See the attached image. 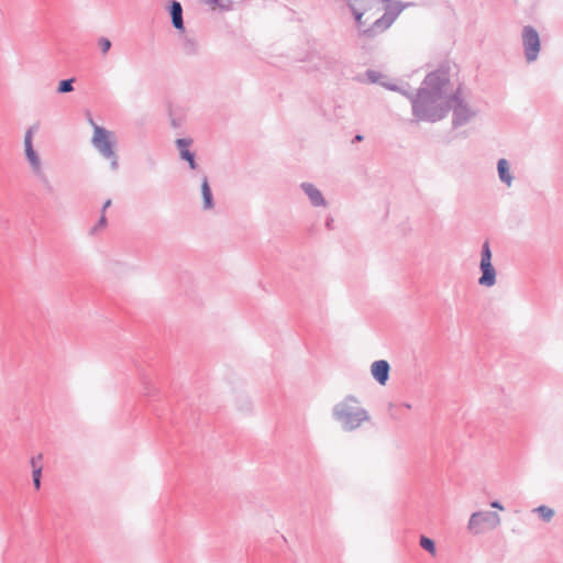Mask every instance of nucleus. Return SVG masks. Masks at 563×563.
<instances>
[{
  "mask_svg": "<svg viewBox=\"0 0 563 563\" xmlns=\"http://www.w3.org/2000/svg\"><path fill=\"white\" fill-rule=\"evenodd\" d=\"M451 70L449 63L440 65L424 77L415 95L408 84L398 86L389 82V90L409 98L417 121L434 123L443 120L451 111L452 129L459 130L475 121L479 109L460 86L455 87L451 80Z\"/></svg>",
  "mask_w": 563,
  "mask_h": 563,
  "instance_id": "1",
  "label": "nucleus"
},
{
  "mask_svg": "<svg viewBox=\"0 0 563 563\" xmlns=\"http://www.w3.org/2000/svg\"><path fill=\"white\" fill-rule=\"evenodd\" d=\"M332 417L345 432L355 431L371 419L368 411L361 406L360 400L353 395L345 396L333 406Z\"/></svg>",
  "mask_w": 563,
  "mask_h": 563,
  "instance_id": "2",
  "label": "nucleus"
},
{
  "mask_svg": "<svg viewBox=\"0 0 563 563\" xmlns=\"http://www.w3.org/2000/svg\"><path fill=\"white\" fill-rule=\"evenodd\" d=\"M88 121L93 128V135L91 137L92 146L103 158L110 161V167L112 170H118L119 157L114 150L117 142L113 132L98 125L91 117H89Z\"/></svg>",
  "mask_w": 563,
  "mask_h": 563,
  "instance_id": "3",
  "label": "nucleus"
},
{
  "mask_svg": "<svg viewBox=\"0 0 563 563\" xmlns=\"http://www.w3.org/2000/svg\"><path fill=\"white\" fill-rule=\"evenodd\" d=\"M382 2L385 7V12L382 16L376 18L369 27H365L367 22L372 20V16L366 15L368 10L362 9L361 1L349 2V7L354 15L357 27L368 37L383 33L387 29V0H382Z\"/></svg>",
  "mask_w": 563,
  "mask_h": 563,
  "instance_id": "4",
  "label": "nucleus"
},
{
  "mask_svg": "<svg viewBox=\"0 0 563 563\" xmlns=\"http://www.w3.org/2000/svg\"><path fill=\"white\" fill-rule=\"evenodd\" d=\"M500 522L501 519L497 512L479 510L470 516L466 529L472 536H479L496 529Z\"/></svg>",
  "mask_w": 563,
  "mask_h": 563,
  "instance_id": "5",
  "label": "nucleus"
},
{
  "mask_svg": "<svg viewBox=\"0 0 563 563\" xmlns=\"http://www.w3.org/2000/svg\"><path fill=\"white\" fill-rule=\"evenodd\" d=\"M522 48L526 62L534 63L541 51V41L538 31L531 25H525L521 31Z\"/></svg>",
  "mask_w": 563,
  "mask_h": 563,
  "instance_id": "6",
  "label": "nucleus"
},
{
  "mask_svg": "<svg viewBox=\"0 0 563 563\" xmlns=\"http://www.w3.org/2000/svg\"><path fill=\"white\" fill-rule=\"evenodd\" d=\"M479 269L482 272L478 284L484 287H493L496 284V269L492 264V251L489 242L485 241L481 251Z\"/></svg>",
  "mask_w": 563,
  "mask_h": 563,
  "instance_id": "7",
  "label": "nucleus"
},
{
  "mask_svg": "<svg viewBox=\"0 0 563 563\" xmlns=\"http://www.w3.org/2000/svg\"><path fill=\"white\" fill-rule=\"evenodd\" d=\"M38 129H40V124L35 123V124L29 126L24 133V139H23L24 155H25V159L27 162L30 169L44 163L42 157L40 156L38 152L33 146V137H34V134L38 131Z\"/></svg>",
  "mask_w": 563,
  "mask_h": 563,
  "instance_id": "8",
  "label": "nucleus"
},
{
  "mask_svg": "<svg viewBox=\"0 0 563 563\" xmlns=\"http://www.w3.org/2000/svg\"><path fill=\"white\" fill-rule=\"evenodd\" d=\"M300 189L305 192L312 207L325 208L328 206V202L323 197L321 190L318 189L312 183H301Z\"/></svg>",
  "mask_w": 563,
  "mask_h": 563,
  "instance_id": "9",
  "label": "nucleus"
},
{
  "mask_svg": "<svg viewBox=\"0 0 563 563\" xmlns=\"http://www.w3.org/2000/svg\"><path fill=\"white\" fill-rule=\"evenodd\" d=\"M191 144H192V139H188V137L177 139L175 141V145L179 152L180 158L183 161H186L189 164V167L191 169H196L197 168L196 154H195V152L189 150Z\"/></svg>",
  "mask_w": 563,
  "mask_h": 563,
  "instance_id": "10",
  "label": "nucleus"
},
{
  "mask_svg": "<svg viewBox=\"0 0 563 563\" xmlns=\"http://www.w3.org/2000/svg\"><path fill=\"white\" fill-rule=\"evenodd\" d=\"M168 12L172 18L173 26L180 32L185 31L184 19H183V7L179 1L172 0L168 4Z\"/></svg>",
  "mask_w": 563,
  "mask_h": 563,
  "instance_id": "11",
  "label": "nucleus"
},
{
  "mask_svg": "<svg viewBox=\"0 0 563 563\" xmlns=\"http://www.w3.org/2000/svg\"><path fill=\"white\" fill-rule=\"evenodd\" d=\"M497 173L499 180L507 187L514 184V175L510 170V163L506 158H499L497 162Z\"/></svg>",
  "mask_w": 563,
  "mask_h": 563,
  "instance_id": "12",
  "label": "nucleus"
},
{
  "mask_svg": "<svg viewBox=\"0 0 563 563\" xmlns=\"http://www.w3.org/2000/svg\"><path fill=\"white\" fill-rule=\"evenodd\" d=\"M312 68L318 71L332 70L335 65V59L331 56L312 55L310 57Z\"/></svg>",
  "mask_w": 563,
  "mask_h": 563,
  "instance_id": "13",
  "label": "nucleus"
},
{
  "mask_svg": "<svg viewBox=\"0 0 563 563\" xmlns=\"http://www.w3.org/2000/svg\"><path fill=\"white\" fill-rule=\"evenodd\" d=\"M373 377L380 384H387V360L375 361L371 366Z\"/></svg>",
  "mask_w": 563,
  "mask_h": 563,
  "instance_id": "14",
  "label": "nucleus"
},
{
  "mask_svg": "<svg viewBox=\"0 0 563 563\" xmlns=\"http://www.w3.org/2000/svg\"><path fill=\"white\" fill-rule=\"evenodd\" d=\"M201 195H202V199H203V209L205 210L212 209L214 207V200H213L212 190L209 185L207 176H203L202 181H201Z\"/></svg>",
  "mask_w": 563,
  "mask_h": 563,
  "instance_id": "15",
  "label": "nucleus"
},
{
  "mask_svg": "<svg viewBox=\"0 0 563 563\" xmlns=\"http://www.w3.org/2000/svg\"><path fill=\"white\" fill-rule=\"evenodd\" d=\"M412 4H413L412 2L389 0V26L406 8H408Z\"/></svg>",
  "mask_w": 563,
  "mask_h": 563,
  "instance_id": "16",
  "label": "nucleus"
},
{
  "mask_svg": "<svg viewBox=\"0 0 563 563\" xmlns=\"http://www.w3.org/2000/svg\"><path fill=\"white\" fill-rule=\"evenodd\" d=\"M365 77L368 82L378 84V85L387 88V81L385 80L386 77L382 73L368 69L365 73Z\"/></svg>",
  "mask_w": 563,
  "mask_h": 563,
  "instance_id": "17",
  "label": "nucleus"
},
{
  "mask_svg": "<svg viewBox=\"0 0 563 563\" xmlns=\"http://www.w3.org/2000/svg\"><path fill=\"white\" fill-rule=\"evenodd\" d=\"M198 42L194 37L185 36L183 40V52L186 55H195L198 53Z\"/></svg>",
  "mask_w": 563,
  "mask_h": 563,
  "instance_id": "18",
  "label": "nucleus"
},
{
  "mask_svg": "<svg viewBox=\"0 0 563 563\" xmlns=\"http://www.w3.org/2000/svg\"><path fill=\"white\" fill-rule=\"evenodd\" d=\"M532 511L538 514L544 522H550L554 517V510L545 505L538 506Z\"/></svg>",
  "mask_w": 563,
  "mask_h": 563,
  "instance_id": "19",
  "label": "nucleus"
},
{
  "mask_svg": "<svg viewBox=\"0 0 563 563\" xmlns=\"http://www.w3.org/2000/svg\"><path fill=\"white\" fill-rule=\"evenodd\" d=\"M74 78L60 80L57 87L58 93H68L74 90Z\"/></svg>",
  "mask_w": 563,
  "mask_h": 563,
  "instance_id": "20",
  "label": "nucleus"
},
{
  "mask_svg": "<svg viewBox=\"0 0 563 563\" xmlns=\"http://www.w3.org/2000/svg\"><path fill=\"white\" fill-rule=\"evenodd\" d=\"M420 547L428 551L430 554H435V544L434 541L431 540L430 538L422 536L420 538Z\"/></svg>",
  "mask_w": 563,
  "mask_h": 563,
  "instance_id": "21",
  "label": "nucleus"
},
{
  "mask_svg": "<svg viewBox=\"0 0 563 563\" xmlns=\"http://www.w3.org/2000/svg\"><path fill=\"white\" fill-rule=\"evenodd\" d=\"M205 4L209 5L211 9L220 8L228 9L230 7L231 0H201Z\"/></svg>",
  "mask_w": 563,
  "mask_h": 563,
  "instance_id": "22",
  "label": "nucleus"
},
{
  "mask_svg": "<svg viewBox=\"0 0 563 563\" xmlns=\"http://www.w3.org/2000/svg\"><path fill=\"white\" fill-rule=\"evenodd\" d=\"M98 46H99V48H100L101 53H102L103 55H106V54L110 51V48H111L112 44H111V41H110L109 38H107V37H100V38L98 40Z\"/></svg>",
  "mask_w": 563,
  "mask_h": 563,
  "instance_id": "23",
  "label": "nucleus"
},
{
  "mask_svg": "<svg viewBox=\"0 0 563 563\" xmlns=\"http://www.w3.org/2000/svg\"><path fill=\"white\" fill-rule=\"evenodd\" d=\"M106 225H107L106 214H101L99 221L90 229V234L91 235L97 234L98 231L106 228Z\"/></svg>",
  "mask_w": 563,
  "mask_h": 563,
  "instance_id": "24",
  "label": "nucleus"
},
{
  "mask_svg": "<svg viewBox=\"0 0 563 563\" xmlns=\"http://www.w3.org/2000/svg\"><path fill=\"white\" fill-rule=\"evenodd\" d=\"M156 393V388L151 384L150 380L145 379L143 382V394L146 396L154 395Z\"/></svg>",
  "mask_w": 563,
  "mask_h": 563,
  "instance_id": "25",
  "label": "nucleus"
},
{
  "mask_svg": "<svg viewBox=\"0 0 563 563\" xmlns=\"http://www.w3.org/2000/svg\"><path fill=\"white\" fill-rule=\"evenodd\" d=\"M30 172H31L32 176L35 178L37 176H41V175L45 174L47 170H46L45 165L43 163V164H41L38 166H35V167L31 168Z\"/></svg>",
  "mask_w": 563,
  "mask_h": 563,
  "instance_id": "26",
  "label": "nucleus"
},
{
  "mask_svg": "<svg viewBox=\"0 0 563 563\" xmlns=\"http://www.w3.org/2000/svg\"><path fill=\"white\" fill-rule=\"evenodd\" d=\"M41 187L46 195H53L55 192V187L51 179L47 183L41 185Z\"/></svg>",
  "mask_w": 563,
  "mask_h": 563,
  "instance_id": "27",
  "label": "nucleus"
},
{
  "mask_svg": "<svg viewBox=\"0 0 563 563\" xmlns=\"http://www.w3.org/2000/svg\"><path fill=\"white\" fill-rule=\"evenodd\" d=\"M41 461H42V454L33 456L31 459V466H32V468L35 470V467H42Z\"/></svg>",
  "mask_w": 563,
  "mask_h": 563,
  "instance_id": "28",
  "label": "nucleus"
},
{
  "mask_svg": "<svg viewBox=\"0 0 563 563\" xmlns=\"http://www.w3.org/2000/svg\"><path fill=\"white\" fill-rule=\"evenodd\" d=\"M40 185H43L44 183H47L51 178L47 174V172L41 176H37L34 178Z\"/></svg>",
  "mask_w": 563,
  "mask_h": 563,
  "instance_id": "29",
  "label": "nucleus"
},
{
  "mask_svg": "<svg viewBox=\"0 0 563 563\" xmlns=\"http://www.w3.org/2000/svg\"><path fill=\"white\" fill-rule=\"evenodd\" d=\"M42 478V467H35L32 471V479H41Z\"/></svg>",
  "mask_w": 563,
  "mask_h": 563,
  "instance_id": "30",
  "label": "nucleus"
},
{
  "mask_svg": "<svg viewBox=\"0 0 563 563\" xmlns=\"http://www.w3.org/2000/svg\"><path fill=\"white\" fill-rule=\"evenodd\" d=\"M333 222H334V219L331 216L327 217V219H325V228L328 230H332L333 229Z\"/></svg>",
  "mask_w": 563,
  "mask_h": 563,
  "instance_id": "31",
  "label": "nucleus"
},
{
  "mask_svg": "<svg viewBox=\"0 0 563 563\" xmlns=\"http://www.w3.org/2000/svg\"><path fill=\"white\" fill-rule=\"evenodd\" d=\"M170 123L174 128H179L180 126V121L177 120L175 117H174V113L170 112Z\"/></svg>",
  "mask_w": 563,
  "mask_h": 563,
  "instance_id": "32",
  "label": "nucleus"
},
{
  "mask_svg": "<svg viewBox=\"0 0 563 563\" xmlns=\"http://www.w3.org/2000/svg\"><path fill=\"white\" fill-rule=\"evenodd\" d=\"M111 203H112L111 199H108L104 201L102 209H101V214H104L106 210L111 206Z\"/></svg>",
  "mask_w": 563,
  "mask_h": 563,
  "instance_id": "33",
  "label": "nucleus"
},
{
  "mask_svg": "<svg viewBox=\"0 0 563 563\" xmlns=\"http://www.w3.org/2000/svg\"><path fill=\"white\" fill-rule=\"evenodd\" d=\"M490 506H492L493 508H495V509L504 510V506H503L499 501H497V500L492 501V503H490Z\"/></svg>",
  "mask_w": 563,
  "mask_h": 563,
  "instance_id": "34",
  "label": "nucleus"
},
{
  "mask_svg": "<svg viewBox=\"0 0 563 563\" xmlns=\"http://www.w3.org/2000/svg\"><path fill=\"white\" fill-rule=\"evenodd\" d=\"M33 485L36 489L41 488V479H33Z\"/></svg>",
  "mask_w": 563,
  "mask_h": 563,
  "instance_id": "35",
  "label": "nucleus"
},
{
  "mask_svg": "<svg viewBox=\"0 0 563 563\" xmlns=\"http://www.w3.org/2000/svg\"><path fill=\"white\" fill-rule=\"evenodd\" d=\"M362 140H363V135H361V134H356V135L354 136L353 142H360V141H362Z\"/></svg>",
  "mask_w": 563,
  "mask_h": 563,
  "instance_id": "36",
  "label": "nucleus"
}]
</instances>
